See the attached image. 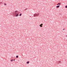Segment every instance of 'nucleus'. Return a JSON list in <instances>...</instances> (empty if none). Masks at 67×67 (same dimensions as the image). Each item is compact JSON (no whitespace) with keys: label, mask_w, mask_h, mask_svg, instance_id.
<instances>
[{"label":"nucleus","mask_w":67,"mask_h":67,"mask_svg":"<svg viewBox=\"0 0 67 67\" xmlns=\"http://www.w3.org/2000/svg\"><path fill=\"white\" fill-rule=\"evenodd\" d=\"M66 37H67V35H66Z\"/></svg>","instance_id":"nucleus-16"},{"label":"nucleus","mask_w":67,"mask_h":67,"mask_svg":"<svg viewBox=\"0 0 67 67\" xmlns=\"http://www.w3.org/2000/svg\"><path fill=\"white\" fill-rule=\"evenodd\" d=\"M60 62H61L60 61H59V63H60Z\"/></svg>","instance_id":"nucleus-15"},{"label":"nucleus","mask_w":67,"mask_h":67,"mask_svg":"<svg viewBox=\"0 0 67 67\" xmlns=\"http://www.w3.org/2000/svg\"><path fill=\"white\" fill-rule=\"evenodd\" d=\"M13 60L12 59V60H10V61H11V62H12V61H13Z\"/></svg>","instance_id":"nucleus-12"},{"label":"nucleus","mask_w":67,"mask_h":67,"mask_svg":"<svg viewBox=\"0 0 67 67\" xmlns=\"http://www.w3.org/2000/svg\"><path fill=\"white\" fill-rule=\"evenodd\" d=\"M19 15L18 14H17L16 15V17L18 16Z\"/></svg>","instance_id":"nucleus-5"},{"label":"nucleus","mask_w":67,"mask_h":67,"mask_svg":"<svg viewBox=\"0 0 67 67\" xmlns=\"http://www.w3.org/2000/svg\"><path fill=\"white\" fill-rule=\"evenodd\" d=\"M43 25V24H41V25H39V26H40V27H42V25Z\"/></svg>","instance_id":"nucleus-2"},{"label":"nucleus","mask_w":67,"mask_h":67,"mask_svg":"<svg viewBox=\"0 0 67 67\" xmlns=\"http://www.w3.org/2000/svg\"><path fill=\"white\" fill-rule=\"evenodd\" d=\"M65 8H67V5L65 6Z\"/></svg>","instance_id":"nucleus-10"},{"label":"nucleus","mask_w":67,"mask_h":67,"mask_svg":"<svg viewBox=\"0 0 67 67\" xmlns=\"http://www.w3.org/2000/svg\"><path fill=\"white\" fill-rule=\"evenodd\" d=\"M22 15V14H20L19 15V16H21Z\"/></svg>","instance_id":"nucleus-8"},{"label":"nucleus","mask_w":67,"mask_h":67,"mask_svg":"<svg viewBox=\"0 0 67 67\" xmlns=\"http://www.w3.org/2000/svg\"><path fill=\"white\" fill-rule=\"evenodd\" d=\"M65 30L64 29H63V30Z\"/></svg>","instance_id":"nucleus-13"},{"label":"nucleus","mask_w":67,"mask_h":67,"mask_svg":"<svg viewBox=\"0 0 67 67\" xmlns=\"http://www.w3.org/2000/svg\"><path fill=\"white\" fill-rule=\"evenodd\" d=\"M61 3H59L58 4H57V5H60Z\"/></svg>","instance_id":"nucleus-3"},{"label":"nucleus","mask_w":67,"mask_h":67,"mask_svg":"<svg viewBox=\"0 0 67 67\" xmlns=\"http://www.w3.org/2000/svg\"><path fill=\"white\" fill-rule=\"evenodd\" d=\"M39 15V13H35L33 15V16L35 17L36 16H38Z\"/></svg>","instance_id":"nucleus-1"},{"label":"nucleus","mask_w":67,"mask_h":67,"mask_svg":"<svg viewBox=\"0 0 67 67\" xmlns=\"http://www.w3.org/2000/svg\"><path fill=\"white\" fill-rule=\"evenodd\" d=\"M60 7V5H59L58 6H57L56 7H57V8H59Z\"/></svg>","instance_id":"nucleus-4"},{"label":"nucleus","mask_w":67,"mask_h":67,"mask_svg":"<svg viewBox=\"0 0 67 67\" xmlns=\"http://www.w3.org/2000/svg\"><path fill=\"white\" fill-rule=\"evenodd\" d=\"M18 56H16V58H18Z\"/></svg>","instance_id":"nucleus-9"},{"label":"nucleus","mask_w":67,"mask_h":67,"mask_svg":"<svg viewBox=\"0 0 67 67\" xmlns=\"http://www.w3.org/2000/svg\"><path fill=\"white\" fill-rule=\"evenodd\" d=\"M4 5H7V4L5 3L4 4Z\"/></svg>","instance_id":"nucleus-11"},{"label":"nucleus","mask_w":67,"mask_h":67,"mask_svg":"<svg viewBox=\"0 0 67 67\" xmlns=\"http://www.w3.org/2000/svg\"><path fill=\"white\" fill-rule=\"evenodd\" d=\"M18 12V11H15V14H16V13H17Z\"/></svg>","instance_id":"nucleus-6"},{"label":"nucleus","mask_w":67,"mask_h":67,"mask_svg":"<svg viewBox=\"0 0 67 67\" xmlns=\"http://www.w3.org/2000/svg\"><path fill=\"white\" fill-rule=\"evenodd\" d=\"M15 60V59H14L13 61H14Z\"/></svg>","instance_id":"nucleus-14"},{"label":"nucleus","mask_w":67,"mask_h":67,"mask_svg":"<svg viewBox=\"0 0 67 67\" xmlns=\"http://www.w3.org/2000/svg\"><path fill=\"white\" fill-rule=\"evenodd\" d=\"M29 61H27V62L26 64H29Z\"/></svg>","instance_id":"nucleus-7"}]
</instances>
